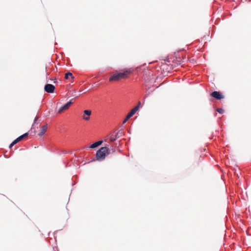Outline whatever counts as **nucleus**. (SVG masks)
Returning <instances> with one entry per match:
<instances>
[{
  "label": "nucleus",
  "mask_w": 251,
  "mask_h": 251,
  "mask_svg": "<svg viewBox=\"0 0 251 251\" xmlns=\"http://www.w3.org/2000/svg\"><path fill=\"white\" fill-rule=\"evenodd\" d=\"M132 73L129 69L122 70L120 72L116 71L109 77V80L110 82L117 81L122 79L128 77V75Z\"/></svg>",
  "instance_id": "nucleus-1"
},
{
  "label": "nucleus",
  "mask_w": 251,
  "mask_h": 251,
  "mask_svg": "<svg viewBox=\"0 0 251 251\" xmlns=\"http://www.w3.org/2000/svg\"><path fill=\"white\" fill-rule=\"evenodd\" d=\"M109 151L108 148L106 147H101L96 152V158L97 160L102 161L104 160L106 155L108 154Z\"/></svg>",
  "instance_id": "nucleus-2"
},
{
  "label": "nucleus",
  "mask_w": 251,
  "mask_h": 251,
  "mask_svg": "<svg viewBox=\"0 0 251 251\" xmlns=\"http://www.w3.org/2000/svg\"><path fill=\"white\" fill-rule=\"evenodd\" d=\"M185 58H184L182 55L180 56L178 53L174 52V68L176 66L180 65Z\"/></svg>",
  "instance_id": "nucleus-3"
},
{
  "label": "nucleus",
  "mask_w": 251,
  "mask_h": 251,
  "mask_svg": "<svg viewBox=\"0 0 251 251\" xmlns=\"http://www.w3.org/2000/svg\"><path fill=\"white\" fill-rule=\"evenodd\" d=\"M139 106H135L127 114L126 118L124 119L123 124H125L135 113L138 110Z\"/></svg>",
  "instance_id": "nucleus-4"
},
{
  "label": "nucleus",
  "mask_w": 251,
  "mask_h": 251,
  "mask_svg": "<svg viewBox=\"0 0 251 251\" xmlns=\"http://www.w3.org/2000/svg\"><path fill=\"white\" fill-rule=\"evenodd\" d=\"M73 99L70 100V101H68L67 103L64 104L63 105H62L58 110V113H61L64 111L68 109L69 107L70 106V105L73 103Z\"/></svg>",
  "instance_id": "nucleus-5"
},
{
  "label": "nucleus",
  "mask_w": 251,
  "mask_h": 251,
  "mask_svg": "<svg viewBox=\"0 0 251 251\" xmlns=\"http://www.w3.org/2000/svg\"><path fill=\"white\" fill-rule=\"evenodd\" d=\"M210 96L216 100H220L224 98V95L219 91H213L210 94Z\"/></svg>",
  "instance_id": "nucleus-6"
},
{
  "label": "nucleus",
  "mask_w": 251,
  "mask_h": 251,
  "mask_svg": "<svg viewBox=\"0 0 251 251\" xmlns=\"http://www.w3.org/2000/svg\"><path fill=\"white\" fill-rule=\"evenodd\" d=\"M123 133H124V131L122 129L119 130L115 133V137H110L109 138V141L110 142H114V141H115L117 139L121 137L123 135Z\"/></svg>",
  "instance_id": "nucleus-7"
},
{
  "label": "nucleus",
  "mask_w": 251,
  "mask_h": 251,
  "mask_svg": "<svg viewBox=\"0 0 251 251\" xmlns=\"http://www.w3.org/2000/svg\"><path fill=\"white\" fill-rule=\"evenodd\" d=\"M55 88V86L51 84H46L44 87L45 91L49 93H53Z\"/></svg>",
  "instance_id": "nucleus-8"
},
{
  "label": "nucleus",
  "mask_w": 251,
  "mask_h": 251,
  "mask_svg": "<svg viewBox=\"0 0 251 251\" xmlns=\"http://www.w3.org/2000/svg\"><path fill=\"white\" fill-rule=\"evenodd\" d=\"M92 112L90 110H85L84 111V115L83 119L85 121H89L90 120L89 116L91 115Z\"/></svg>",
  "instance_id": "nucleus-9"
},
{
  "label": "nucleus",
  "mask_w": 251,
  "mask_h": 251,
  "mask_svg": "<svg viewBox=\"0 0 251 251\" xmlns=\"http://www.w3.org/2000/svg\"><path fill=\"white\" fill-rule=\"evenodd\" d=\"M103 143L102 140H99L97 142H94L92 144H91L90 146V148L95 149L98 147L99 146L101 145Z\"/></svg>",
  "instance_id": "nucleus-10"
},
{
  "label": "nucleus",
  "mask_w": 251,
  "mask_h": 251,
  "mask_svg": "<svg viewBox=\"0 0 251 251\" xmlns=\"http://www.w3.org/2000/svg\"><path fill=\"white\" fill-rule=\"evenodd\" d=\"M28 135V133L26 132L22 135L19 136L18 138H17L16 139L14 140V141L17 144L18 142H19L20 141H22L24 138L27 137Z\"/></svg>",
  "instance_id": "nucleus-11"
},
{
  "label": "nucleus",
  "mask_w": 251,
  "mask_h": 251,
  "mask_svg": "<svg viewBox=\"0 0 251 251\" xmlns=\"http://www.w3.org/2000/svg\"><path fill=\"white\" fill-rule=\"evenodd\" d=\"M47 129V125L43 126L41 129V131L38 133V135L40 136L44 135L46 132Z\"/></svg>",
  "instance_id": "nucleus-12"
},
{
  "label": "nucleus",
  "mask_w": 251,
  "mask_h": 251,
  "mask_svg": "<svg viewBox=\"0 0 251 251\" xmlns=\"http://www.w3.org/2000/svg\"><path fill=\"white\" fill-rule=\"evenodd\" d=\"M69 77H71L72 78V79H74L75 77L74 76H73L72 73H71V72H68L67 73L65 74V78L66 79H68Z\"/></svg>",
  "instance_id": "nucleus-13"
},
{
  "label": "nucleus",
  "mask_w": 251,
  "mask_h": 251,
  "mask_svg": "<svg viewBox=\"0 0 251 251\" xmlns=\"http://www.w3.org/2000/svg\"><path fill=\"white\" fill-rule=\"evenodd\" d=\"M216 111L219 112L220 114H223L224 112V110L221 108H218L216 109Z\"/></svg>",
  "instance_id": "nucleus-14"
},
{
  "label": "nucleus",
  "mask_w": 251,
  "mask_h": 251,
  "mask_svg": "<svg viewBox=\"0 0 251 251\" xmlns=\"http://www.w3.org/2000/svg\"><path fill=\"white\" fill-rule=\"evenodd\" d=\"M15 144H16V143H15V142L14 141V140L10 144L9 146V148L10 149H11V148L14 146L15 145Z\"/></svg>",
  "instance_id": "nucleus-15"
},
{
  "label": "nucleus",
  "mask_w": 251,
  "mask_h": 251,
  "mask_svg": "<svg viewBox=\"0 0 251 251\" xmlns=\"http://www.w3.org/2000/svg\"><path fill=\"white\" fill-rule=\"evenodd\" d=\"M109 136H110V137H115V131H113L112 132H111L110 134H109Z\"/></svg>",
  "instance_id": "nucleus-16"
},
{
  "label": "nucleus",
  "mask_w": 251,
  "mask_h": 251,
  "mask_svg": "<svg viewBox=\"0 0 251 251\" xmlns=\"http://www.w3.org/2000/svg\"><path fill=\"white\" fill-rule=\"evenodd\" d=\"M39 118V117H37V116H36V117L35 118L34 120L33 124V125H32V126H34V124H36V121L38 120Z\"/></svg>",
  "instance_id": "nucleus-17"
},
{
  "label": "nucleus",
  "mask_w": 251,
  "mask_h": 251,
  "mask_svg": "<svg viewBox=\"0 0 251 251\" xmlns=\"http://www.w3.org/2000/svg\"><path fill=\"white\" fill-rule=\"evenodd\" d=\"M141 105V102L140 101H139L138 102V105L136 106H139V108H140V106Z\"/></svg>",
  "instance_id": "nucleus-18"
},
{
  "label": "nucleus",
  "mask_w": 251,
  "mask_h": 251,
  "mask_svg": "<svg viewBox=\"0 0 251 251\" xmlns=\"http://www.w3.org/2000/svg\"><path fill=\"white\" fill-rule=\"evenodd\" d=\"M167 61L168 62H170V61H169V58L167 59Z\"/></svg>",
  "instance_id": "nucleus-19"
}]
</instances>
